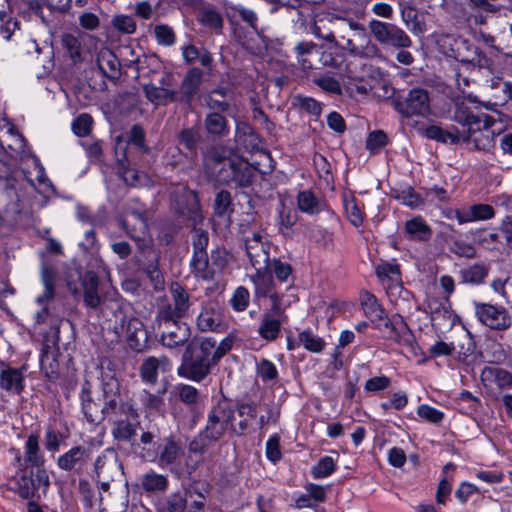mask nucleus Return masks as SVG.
<instances>
[{"label": "nucleus", "instance_id": "17", "mask_svg": "<svg viewBox=\"0 0 512 512\" xmlns=\"http://www.w3.org/2000/svg\"><path fill=\"white\" fill-rule=\"evenodd\" d=\"M175 211L182 217L196 224L202 220L199 198L195 191L186 187H180L172 197Z\"/></svg>", "mask_w": 512, "mask_h": 512}, {"label": "nucleus", "instance_id": "58", "mask_svg": "<svg viewBox=\"0 0 512 512\" xmlns=\"http://www.w3.org/2000/svg\"><path fill=\"white\" fill-rule=\"evenodd\" d=\"M178 141L190 152H195L197 145L200 141V134L194 128H185L178 134Z\"/></svg>", "mask_w": 512, "mask_h": 512}, {"label": "nucleus", "instance_id": "48", "mask_svg": "<svg viewBox=\"0 0 512 512\" xmlns=\"http://www.w3.org/2000/svg\"><path fill=\"white\" fill-rule=\"evenodd\" d=\"M507 359L506 352L502 345L495 341H489L482 352V360L487 362L488 366H499Z\"/></svg>", "mask_w": 512, "mask_h": 512}, {"label": "nucleus", "instance_id": "59", "mask_svg": "<svg viewBox=\"0 0 512 512\" xmlns=\"http://www.w3.org/2000/svg\"><path fill=\"white\" fill-rule=\"evenodd\" d=\"M388 143L387 134L382 130L369 133L366 139V149L372 154L378 153Z\"/></svg>", "mask_w": 512, "mask_h": 512}, {"label": "nucleus", "instance_id": "35", "mask_svg": "<svg viewBox=\"0 0 512 512\" xmlns=\"http://www.w3.org/2000/svg\"><path fill=\"white\" fill-rule=\"evenodd\" d=\"M424 135L428 139L441 143L458 144L464 142V136L457 127L451 126L449 130H444L438 125H429L424 129Z\"/></svg>", "mask_w": 512, "mask_h": 512}, {"label": "nucleus", "instance_id": "33", "mask_svg": "<svg viewBox=\"0 0 512 512\" xmlns=\"http://www.w3.org/2000/svg\"><path fill=\"white\" fill-rule=\"evenodd\" d=\"M97 67L110 80H117L120 77V62L117 56L109 49H101L99 51Z\"/></svg>", "mask_w": 512, "mask_h": 512}, {"label": "nucleus", "instance_id": "38", "mask_svg": "<svg viewBox=\"0 0 512 512\" xmlns=\"http://www.w3.org/2000/svg\"><path fill=\"white\" fill-rule=\"evenodd\" d=\"M137 424L138 422L132 423L128 419L114 421L111 431L114 440L136 446L134 440L137 435Z\"/></svg>", "mask_w": 512, "mask_h": 512}, {"label": "nucleus", "instance_id": "30", "mask_svg": "<svg viewBox=\"0 0 512 512\" xmlns=\"http://www.w3.org/2000/svg\"><path fill=\"white\" fill-rule=\"evenodd\" d=\"M236 155L234 151L225 145H212L205 153V165L216 176L217 170L229 163Z\"/></svg>", "mask_w": 512, "mask_h": 512}, {"label": "nucleus", "instance_id": "60", "mask_svg": "<svg viewBox=\"0 0 512 512\" xmlns=\"http://www.w3.org/2000/svg\"><path fill=\"white\" fill-rule=\"evenodd\" d=\"M154 35L158 44L172 46L176 42V34L172 27L166 24H159L154 27Z\"/></svg>", "mask_w": 512, "mask_h": 512}, {"label": "nucleus", "instance_id": "32", "mask_svg": "<svg viewBox=\"0 0 512 512\" xmlns=\"http://www.w3.org/2000/svg\"><path fill=\"white\" fill-rule=\"evenodd\" d=\"M319 48L313 42H300L296 45V57L304 70L318 69Z\"/></svg>", "mask_w": 512, "mask_h": 512}, {"label": "nucleus", "instance_id": "26", "mask_svg": "<svg viewBox=\"0 0 512 512\" xmlns=\"http://www.w3.org/2000/svg\"><path fill=\"white\" fill-rule=\"evenodd\" d=\"M89 458V449L81 445L73 446L57 458V466L59 469L65 472H70L72 470L81 468L87 463Z\"/></svg>", "mask_w": 512, "mask_h": 512}, {"label": "nucleus", "instance_id": "44", "mask_svg": "<svg viewBox=\"0 0 512 512\" xmlns=\"http://www.w3.org/2000/svg\"><path fill=\"white\" fill-rule=\"evenodd\" d=\"M405 232L413 240L426 241L431 236V229L420 216L406 221Z\"/></svg>", "mask_w": 512, "mask_h": 512}, {"label": "nucleus", "instance_id": "28", "mask_svg": "<svg viewBox=\"0 0 512 512\" xmlns=\"http://www.w3.org/2000/svg\"><path fill=\"white\" fill-rule=\"evenodd\" d=\"M482 324L490 329L504 330L510 326L511 319L504 308L482 304Z\"/></svg>", "mask_w": 512, "mask_h": 512}, {"label": "nucleus", "instance_id": "11", "mask_svg": "<svg viewBox=\"0 0 512 512\" xmlns=\"http://www.w3.org/2000/svg\"><path fill=\"white\" fill-rule=\"evenodd\" d=\"M369 29L376 41L384 46L395 49H407L412 46L409 35L396 24L372 20L369 23Z\"/></svg>", "mask_w": 512, "mask_h": 512}, {"label": "nucleus", "instance_id": "55", "mask_svg": "<svg viewBox=\"0 0 512 512\" xmlns=\"http://www.w3.org/2000/svg\"><path fill=\"white\" fill-rule=\"evenodd\" d=\"M111 25L122 34H133L137 28L134 18L125 14L115 15L111 20Z\"/></svg>", "mask_w": 512, "mask_h": 512}, {"label": "nucleus", "instance_id": "39", "mask_svg": "<svg viewBox=\"0 0 512 512\" xmlns=\"http://www.w3.org/2000/svg\"><path fill=\"white\" fill-rule=\"evenodd\" d=\"M25 461L36 470L45 469V457L40 450L39 437L37 434H30L25 443Z\"/></svg>", "mask_w": 512, "mask_h": 512}, {"label": "nucleus", "instance_id": "53", "mask_svg": "<svg viewBox=\"0 0 512 512\" xmlns=\"http://www.w3.org/2000/svg\"><path fill=\"white\" fill-rule=\"evenodd\" d=\"M187 509V497L184 493L174 492L169 494L163 503V512H185Z\"/></svg>", "mask_w": 512, "mask_h": 512}, {"label": "nucleus", "instance_id": "54", "mask_svg": "<svg viewBox=\"0 0 512 512\" xmlns=\"http://www.w3.org/2000/svg\"><path fill=\"white\" fill-rule=\"evenodd\" d=\"M455 78L458 89L463 94V97H465V99L470 103L477 104L478 96L474 95L473 92L469 90L471 84L477 85V81L475 79L471 80L468 76H465L463 72H456Z\"/></svg>", "mask_w": 512, "mask_h": 512}, {"label": "nucleus", "instance_id": "40", "mask_svg": "<svg viewBox=\"0 0 512 512\" xmlns=\"http://www.w3.org/2000/svg\"><path fill=\"white\" fill-rule=\"evenodd\" d=\"M146 98L155 105H166L176 102V90L166 87H158L154 84H146L143 87Z\"/></svg>", "mask_w": 512, "mask_h": 512}, {"label": "nucleus", "instance_id": "24", "mask_svg": "<svg viewBox=\"0 0 512 512\" xmlns=\"http://www.w3.org/2000/svg\"><path fill=\"white\" fill-rule=\"evenodd\" d=\"M256 269V273L251 275L250 279L255 287V296L257 298H267L269 297L272 301V304L276 300L278 303H281V296L274 292V280L271 272L265 271L263 265L254 267Z\"/></svg>", "mask_w": 512, "mask_h": 512}, {"label": "nucleus", "instance_id": "37", "mask_svg": "<svg viewBox=\"0 0 512 512\" xmlns=\"http://www.w3.org/2000/svg\"><path fill=\"white\" fill-rule=\"evenodd\" d=\"M206 133L213 138H224L229 135L228 120L219 112H210L204 119Z\"/></svg>", "mask_w": 512, "mask_h": 512}, {"label": "nucleus", "instance_id": "3", "mask_svg": "<svg viewBox=\"0 0 512 512\" xmlns=\"http://www.w3.org/2000/svg\"><path fill=\"white\" fill-rule=\"evenodd\" d=\"M336 33L339 38L337 46L352 56L372 58L379 53V48L371 41L365 27L352 19H343L337 26Z\"/></svg>", "mask_w": 512, "mask_h": 512}, {"label": "nucleus", "instance_id": "61", "mask_svg": "<svg viewBox=\"0 0 512 512\" xmlns=\"http://www.w3.org/2000/svg\"><path fill=\"white\" fill-rule=\"evenodd\" d=\"M256 370L263 382L272 381L278 377L276 366L268 359H260L256 364Z\"/></svg>", "mask_w": 512, "mask_h": 512}, {"label": "nucleus", "instance_id": "50", "mask_svg": "<svg viewBox=\"0 0 512 512\" xmlns=\"http://www.w3.org/2000/svg\"><path fill=\"white\" fill-rule=\"evenodd\" d=\"M246 252L250 259V262L253 267H257L263 265L264 267H268L269 265V254L264 249L263 245H258L248 238L245 243Z\"/></svg>", "mask_w": 512, "mask_h": 512}, {"label": "nucleus", "instance_id": "62", "mask_svg": "<svg viewBox=\"0 0 512 512\" xmlns=\"http://www.w3.org/2000/svg\"><path fill=\"white\" fill-rule=\"evenodd\" d=\"M336 470V464L332 457L325 456L312 468L314 478H325Z\"/></svg>", "mask_w": 512, "mask_h": 512}, {"label": "nucleus", "instance_id": "45", "mask_svg": "<svg viewBox=\"0 0 512 512\" xmlns=\"http://www.w3.org/2000/svg\"><path fill=\"white\" fill-rule=\"evenodd\" d=\"M61 44L73 64L81 63L84 60L83 49L80 40L73 34L66 33L61 38Z\"/></svg>", "mask_w": 512, "mask_h": 512}, {"label": "nucleus", "instance_id": "31", "mask_svg": "<svg viewBox=\"0 0 512 512\" xmlns=\"http://www.w3.org/2000/svg\"><path fill=\"white\" fill-rule=\"evenodd\" d=\"M84 303L93 309L98 308L102 298L98 292L99 277L94 271H87L81 278Z\"/></svg>", "mask_w": 512, "mask_h": 512}, {"label": "nucleus", "instance_id": "14", "mask_svg": "<svg viewBox=\"0 0 512 512\" xmlns=\"http://www.w3.org/2000/svg\"><path fill=\"white\" fill-rule=\"evenodd\" d=\"M209 235L207 231L194 228L192 231L191 244L193 255L190 261L191 271L196 278L204 281H211V273L208 271L207 246Z\"/></svg>", "mask_w": 512, "mask_h": 512}, {"label": "nucleus", "instance_id": "6", "mask_svg": "<svg viewBox=\"0 0 512 512\" xmlns=\"http://www.w3.org/2000/svg\"><path fill=\"white\" fill-rule=\"evenodd\" d=\"M257 169L241 157H234L227 165L220 167L216 172V181L239 188H247L252 185L256 177Z\"/></svg>", "mask_w": 512, "mask_h": 512}, {"label": "nucleus", "instance_id": "52", "mask_svg": "<svg viewBox=\"0 0 512 512\" xmlns=\"http://www.w3.org/2000/svg\"><path fill=\"white\" fill-rule=\"evenodd\" d=\"M298 341L304 348L313 353L321 352L325 347V341L315 335L311 330H305L299 333Z\"/></svg>", "mask_w": 512, "mask_h": 512}, {"label": "nucleus", "instance_id": "41", "mask_svg": "<svg viewBox=\"0 0 512 512\" xmlns=\"http://www.w3.org/2000/svg\"><path fill=\"white\" fill-rule=\"evenodd\" d=\"M401 7V17L406 27L413 34H422L425 31V23L423 16L419 13V11L411 5L408 4H400Z\"/></svg>", "mask_w": 512, "mask_h": 512}, {"label": "nucleus", "instance_id": "7", "mask_svg": "<svg viewBox=\"0 0 512 512\" xmlns=\"http://www.w3.org/2000/svg\"><path fill=\"white\" fill-rule=\"evenodd\" d=\"M154 329L160 335V342L163 346L173 349L183 346L188 342L191 332L190 327L178 319L162 318L156 315Z\"/></svg>", "mask_w": 512, "mask_h": 512}, {"label": "nucleus", "instance_id": "8", "mask_svg": "<svg viewBox=\"0 0 512 512\" xmlns=\"http://www.w3.org/2000/svg\"><path fill=\"white\" fill-rule=\"evenodd\" d=\"M471 104L468 100L463 97L462 100H457L455 103V111L453 115L454 121L462 126L460 132L464 136V142H473V146L476 150L479 149L478 139L474 137L475 133L480 130V116H479V104H474V107H469Z\"/></svg>", "mask_w": 512, "mask_h": 512}, {"label": "nucleus", "instance_id": "21", "mask_svg": "<svg viewBox=\"0 0 512 512\" xmlns=\"http://www.w3.org/2000/svg\"><path fill=\"white\" fill-rule=\"evenodd\" d=\"M197 328L202 332H219L224 330L223 313L216 301H207L202 304L201 311L196 320Z\"/></svg>", "mask_w": 512, "mask_h": 512}, {"label": "nucleus", "instance_id": "51", "mask_svg": "<svg viewBox=\"0 0 512 512\" xmlns=\"http://www.w3.org/2000/svg\"><path fill=\"white\" fill-rule=\"evenodd\" d=\"M298 208L305 213L315 214L321 210V202L310 190L301 191L297 196Z\"/></svg>", "mask_w": 512, "mask_h": 512}, {"label": "nucleus", "instance_id": "19", "mask_svg": "<svg viewBox=\"0 0 512 512\" xmlns=\"http://www.w3.org/2000/svg\"><path fill=\"white\" fill-rule=\"evenodd\" d=\"M482 385L489 397L498 399L503 390L512 387V374L500 366H485L482 368Z\"/></svg>", "mask_w": 512, "mask_h": 512}, {"label": "nucleus", "instance_id": "12", "mask_svg": "<svg viewBox=\"0 0 512 512\" xmlns=\"http://www.w3.org/2000/svg\"><path fill=\"white\" fill-rule=\"evenodd\" d=\"M133 262L139 270L143 271L156 285L162 281L159 270L160 251L154 247L153 239L149 238L137 245Z\"/></svg>", "mask_w": 512, "mask_h": 512}, {"label": "nucleus", "instance_id": "5", "mask_svg": "<svg viewBox=\"0 0 512 512\" xmlns=\"http://www.w3.org/2000/svg\"><path fill=\"white\" fill-rule=\"evenodd\" d=\"M240 420L232 427V436H243L248 432L255 431L253 421L257 420L259 429H263L269 423H276L279 418V411L269 404H258L254 401H238L234 406Z\"/></svg>", "mask_w": 512, "mask_h": 512}, {"label": "nucleus", "instance_id": "4", "mask_svg": "<svg viewBox=\"0 0 512 512\" xmlns=\"http://www.w3.org/2000/svg\"><path fill=\"white\" fill-rule=\"evenodd\" d=\"M360 303L364 314L377 328L381 329L383 326L389 329L390 338L397 341L403 340L408 344L414 341V335L404 319L401 316L389 319L373 294L367 291L363 292L360 296Z\"/></svg>", "mask_w": 512, "mask_h": 512}, {"label": "nucleus", "instance_id": "47", "mask_svg": "<svg viewBox=\"0 0 512 512\" xmlns=\"http://www.w3.org/2000/svg\"><path fill=\"white\" fill-rule=\"evenodd\" d=\"M197 20L203 26L213 29L216 33H222L223 19L212 6L203 7L198 13Z\"/></svg>", "mask_w": 512, "mask_h": 512}, {"label": "nucleus", "instance_id": "56", "mask_svg": "<svg viewBox=\"0 0 512 512\" xmlns=\"http://www.w3.org/2000/svg\"><path fill=\"white\" fill-rule=\"evenodd\" d=\"M228 262V254L225 249L217 248L211 252V262L208 261V271L211 273V280L217 272L221 271Z\"/></svg>", "mask_w": 512, "mask_h": 512}, {"label": "nucleus", "instance_id": "22", "mask_svg": "<svg viewBox=\"0 0 512 512\" xmlns=\"http://www.w3.org/2000/svg\"><path fill=\"white\" fill-rule=\"evenodd\" d=\"M203 72L199 68L189 69L176 90L177 103L191 107L192 102L196 95L199 93L202 84Z\"/></svg>", "mask_w": 512, "mask_h": 512}, {"label": "nucleus", "instance_id": "15", "mask_svg": "<svg viewBox=\"0 0 512 512\" xmlns=\"http://www.w3.org/2000/svg\"><path fill=\"white\" fill-rule=\"evenodd\" d=\"M50 485L49 476L45 469L24 473L17 481V494L28 501L40 499L41 493L46 494Z\"/></svg>", "mask_w": 512, "mask_h": 512}, {"label": "nucleus", "instance_id": "46", "mask_svg": "<svg viewBox=\"0 0 512 512\" xmlns=\"http://www.w3.org/2000/svg\"><path fill=\"white\" fill-rule=\"evenodd\" d=\"M82 411L86 420L91 424H99L104 420L105 415L102 413V408L99 409L98 405L92 400L89 391L82 390Z\"/></svg>", "mask_w": 512, "mask_h": 512}, {"label": "nucleus", "instance_id": "27", "mask_svg": "<svg viewBox=\"0 0 512 512\" xmlns=\"http://www.w3.org/2000/svg\"><path fill=\"white\" fill-rule=\"evenodd\" d=\"M1 365L3 368L0 369V388L6 392L20 394L24 389L25 366L18 369L5 365L3 362Z\"/></svg>", "mask_w": 512, "mask_h": 512}, {"label": "nucleus", "instance_id": "29", "mask_svg": "<svg viewBox=\"0 0 512 512\" xmlns=\"http://www.w3.org/2000/svg\"><path fill=\"white\" fill-rule=\"evenodd\" d=\"M182 450L178 441L173 437H167L158 448L157 463L160 467H172L175 465L181 456ZM174 472L173 468H170Z\"/></svg>", "mask_w": 512, "mask_h": 512}, {"label": "nucleus", "instance_id": "2", "mask_svg": "<svg viewBox=\"0 0 512 512\" xmlns=\"http://www.w3.org/2000/svg\"><path fill=\"white\" fill-rule=\"evenodd\" d=\"M215 348V339L205 338L200 343L190 342L183 353L182 364L178 368V375L192 381L200 382L210 373L212 352Z\"/></svg>", "mask_w": 512, "mask_h": 512}, {"label": "nucleus", "instance_id": "16", "mask_svg": "<svg viewBox=\"0 0 512 512\" xmlns=\"http://www.w3.org/2000/svg\"><path fill=\"white\" fill-rule=\"evenodd\" d=\"M171 302L161 304L156 315L162 318H173L181 320L185 318L191 306L190 294L179 283H173L170 287Z\"/></svg>", "mask_w": 512, "mask_h": 512}, {"label": "nucleus", "instance_id": "18", "mask_svg": "<svg viewBox=\"0 0 512 512\" xmlns=\"http://www.w3.org/2000/svg\"><path fill=\"white\" fill-rule=\"evenodd\" d=\"M286 320L287 316L282 303L275 300L271 308L262 314L257 330L259 336L269 342L275 341L280 334L282 324Z\"/></svg>", "mask_w": 512, "mask_h": 512}, {"label": "nucleus", "instance_id": "34", "mask_svg": "<svg viewBox=\"0 0 512 512\" xmlns=\"http://www.w3.org/2000/svg\"><path fill=\"white\" fill-rule=\"evenodd\" d=\"M482 139H487L488 143H482V149H489L494 146V138L499 136L505 129V124L501 120L500 114L497 116L482 114Z\"/></svg>", "mask_w": 512, "mask_h": 512}, {"label": "nucleus", "instance_id": "23", "mask_svg": "<svg viewBox=\"0 0 512 512\" xmlns=\"http://www.w3.org/2000/svg\"><path fill=\"white\" fill-rule=\"evenodd\" d=\"M116 157L118 174L127 185L131 187H152L154 185L153 179L147 173L129 167L125 150L122 151L121 156L116 151Z\"/></svg>", "mask_w": 512, "mask_h": 512}, {"label": "nucleus", "instance_id": "64", "mask_svg": "<svg viewBox=\"0 0 512 512\" xmlns=\"http://www.w3.org/2000/svg\"><path fill=\"white\" fill-rule=\"evenodd\" d=\"M249 301H250L249 291L245 287L240 286L235 290V292L230 300V303L234 310L241 312V311H244L248 307Z\"/></svg>", "mask_w": 512, "mask_h": 512}, {"label": "nucleus", "instance_id": "20", "mask_svg": "<svg viewBox=\"0 0 512 512\" xmlns=\"http://www.w3.org/2000/svg\"><path fill=\"white\" fill-rule=\"evenodd\" d=\"M56 280H57L56 268L51 264L43 263L41 266V282L44 286V291L36 299V302L38 304L43 305L42 310L36 314V319H37L38 323L45 322V320L47 318V315H48L47 303L52 301L55 297Z\"/></svg>", "mask_w": 512, "mask_h": 512}, {"label": "nucleus", "instance_id": "63", "mask_svg": "<svg viewBox=\"0 0 512 512\" xmlns=\"http://www.w3.org/2000/svg\"><path fill=\"white\" fill-rule=\"evenodd\" d=\"M232 198L230 192L221 190L216 194L214 202L215 214L223 216L231 211Z\"/></svg>", "mask_w": 512, "mask_h": 512}, {"label": "nucleus", "instance_id": "49", "mask_svg": "<svg viewBox=\"0 0 512 512\" xmlns=\"http://www.w3.org/2000/svg\"><path fill=\"white\" fill-rule=\"evenodd\" d=\"M68 437V433H64L49 425L45 431L44 447L48 452L56 453L59 451L60 446L65 443Z\"/></svg>", "mask_w": 512, "mask_h": 512}, {"label": "nucleus", "instance_id": "43", "mask_svg": "<svg viewBox=\"0 0 512 512\" xmlns=\"http://www.w3.org/2000/svg\"><path fill=\"white\" fill-rule=\"evenodd\" d=\"M169 361L166 357L158 359L156 357H147L140 366V376L146 383L155 384L158 379V370L160 365H167Z\"/></svg>", "mask_w": 512, "mask_h": 512}, {"label": "nucleus", "instance_id": "42", "mask_svg": "<svg viewBox=\"0 0 512 512\" xmlns=\"http://www.w3.org/2000/svg\"><path fill=\"white\" fill-rule=\"evenodd\" d=\"M169 480L166 475L148 471L141 477V488L147 493H163L168 489Z\"/></svg>", "mask_w": 512, "mask_h": 512}, {"label": "nucleus", "instance_id": "57", "mask_svg": "<svg viewBox=\"0 0 512 512\" xmlns=\"http://www.w3.org/2000/svg\"><path fill=\"white\" fill-rule=\"evenodd\" d=\"M139 224V229H136L135 227H131L128 221H121L122 229L126 232V235L136 243V246L141 244L142 241H146L147 239L151 238L146 232L145 222L141 220Z\"/></svg>", "mask_w": 512, "mask_h": 512}, {"label": "nucleus", "instance_id": "10", "mask_svg": "<svg viewBox=\"0 0 512 512\" xmlns=\"http://www.w3.org/2000/svg\"><path fill=\"white\" fill-rule=\"evenodd\" d=\"M94 468L100 488L103 491L109 489L111 482L121 481L124 475L122 462L113 449H106L98 456Z\"/></svg>", "mask_w": 512, "mask_h": 512}, {"label": "nucleus", "instance_id": "9", "mask_svg": "<svg viewBox=\"0 0 512 512\" xmlns=\"http://www.w3.org/2000/svg\"><path fill=\"white\" fill-rule=\"evenodd\" d=\"M115 316L120 320V325L115 326V332L125 335L128 346L134 352H144L148 347V333L143 322L137 317L126 316L122 311L116 312Z\"/></svg>", "mask_w": 512, "mask_h": 512}, {"label": "nucleus", "instance_id": "36", "mask_svg": "<svg viewBox=\"0 0 512 512\" xmlns=\"http://www.w3.org/2000/svg\"><path fill=\"white\" fill-rule=\"evenodd\" d=\"M232 38L251 54L260 53V47L255 44L256 34L250 27L247 28L238 22L231 20Z\"/></svg>", "mask_w": 512, "mask_h": 512}, {"label": "nucleus", "instance_id": "13", "mask_svg": "<svg viewBox=\"0 0 512 512\" xmlns=\"http://www.w3.org/2000/svg\"><path fill=\"white\" fill-rule=\"evenodd\" d=\"M394 109L403 117L425 116L430 112L428 91L413 88L406 97H397L392 102Z\"/></svg>", "mask_w": 512, "mask_h": 512}, {"label": "nucleus", "instance_id": "1", "mask_svg": "<svg viewBox=\"0 0 512 512\" xmlns=\"http://www.w3.org/2000/svg\"><path fill=\"white\" fill-rule=\"evenodd\" d=\"M235 421L234 406L226 400L218 401L207 414L205 427L189 443V451L203 454L226 432L232 435Z\"/></svg>", "mask_w": 512, "mask_h": 512}, {"label": "nucleus", "instance_id": "25", "mask_svg": "<svg viewBox=\"0 0 512 512\" xmlns=\"http://www.w3.org/2000/svg\"><path fill=\"white\" fill-rule=\"evenodd\" d=\"M120 388L121 386L119 381L114 377H110L102 383V413H104L105 417L118 413V409L122 401Z\"/></svg>", "mask_w": 512, "mask_h": 512}]
</instances>
